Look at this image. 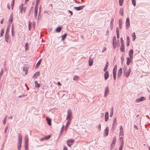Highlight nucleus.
<instances>
[{
    "instance_id": "obj_1",
    "label": "nucleus",
    "mask_w": 150,
    "mask_h": 150,
    "mask_svg": "<svg viewBox=\"0 0 150 150\" xmlns=\"http://www.w3.org/2000/svg\"><path fill=\"white\" fill-rule=\"evenodd\" d=\"M72 116V112L71 110H68L67 111V115L66 117V119L68 120H71V117Z\"/></svg>"
},
{
    "instance_id": "obj_2",
    "label": "nucleus",
    "mask_w": 150,
    "mask_h": 150,
    "mask_svg": "<svg viewBox=\"0 0 150 150\" xmlns=\"http://www.w3.org/2000/svg\"><path fill=\"white\" fill-rule=\"evenodd\" d=\"M131 71V69L129 68L127 70L123 72L124 75L127 78H128L129 76Z\"/></svg>"
},
{
    "instance_id": "obj_3",
    "label": "nucleus",
    "mask_w": 150,
    "mask_h": 150,
    "mask_svg": "<svg viewBox=\"0 0 150 150\" xmlns=\"http://www.w3.org/2000/svg\"><path fill=\"white\" fill-rule=\"evenodd\" d=\"M27 68L26 67H24L23 69V74L24 76L26 75L28 73V71H27Z\"/></svg>"
},
{
    "instance_id": "obj_4",
    "label": "nucleus",
    "mask_w": 150,
    "mask_h": 150,
    "mask_svg": "<svg viewBox=\"0 0 150 150\" xmlns=\"http://www.w3.org/2000/svg\"><path fill=\"white\" fill-rule=\"evenodd\" d=\"M109 92V90L108 86L106 87L105 88V91L104 93V96L105 97H106L108 96V94Z\"/></svg>"
},
{
    "instance_id": "obj_5",
    "label": "nucleus",
    "mask_w": 150,
    "mask_h": 150,
    "mask_svg": "<svg viewBox=\"0 0 150 150\" xmlns=\"http://www.w3.org/2000/svg\"><path fill=\"white\" fill-rule=\"evenodd\" d=\"M130 25V23L129 21V18L128 17L127 18L126 21V26L127 29H128Z\"/></svg>"
},
{
    "instance_id": "obj_6",
    "label": "nucleus",
    "mask_w": 150,
    "mask_h": 150,
    "mask_svg": "<svg viewBox=\"0 0 150 150\" xmlns=\"http://www.w3.org/2000/svg\"><path fill=\"white\" fill-rule=\"evenodd\" d=\"M145 100V98L144 97H141L140 98L137 99L136 100V101L137 103H139L141 101H144Z\"/></svg>"
},
{
    "instance_id": "obj_7",
    "label": "nucleus",
    "mask_w": 150,
    "mask_h": 150,
    "mask_svg": "<svg viewBox=\"0 0 150 150\" xmlns=\"http://www.w3.org/2000/svg\"><path fill=\"white\" fill-rule=\"evenodd\" d=\"M85 6V5H83L79 7H75L74 8L77 11H80Z\"/></svg>"
},
{
    "instance_id": "obj_8",
    "label": "nucleus",
    "mask_w": 150,
    "mask_h": 150,
    "mask_svg": "<svg viewBox=\"0 0 150 150\" xmlns=\"http://www.w3.org/2000/svg\"><path fill=\"white\" fill-rule=\"evenodd\" d=\"M108 130H109V127H108L107 126L105 130V131L104 132V136L106 137L107 136L108 133Z\"/></svg>"
},
{
    "instance_id": "obj_9",
    "label": "nucleus",
    "mask_w": 150,
    "mask_h": 150,
    "mask_svg": "<svg viewBox=\"0 0 150 150\" xmlns=\"http://www.w3.org/2000/svg\"><path fill=\"white\" fill-rule=\"evenodd\" d=\"M38 6H35L34 9L35 11V16L34 17L36 19H37V16L38 14Z\"/></svg>"
},
{
    "instance_id": "obj_10",
    "label": "nucleus",
    "mask_w": 150,
    "mask_h": 150,
    "mask_svg": "<svg viewBox=\"0 0 150 150\" xmlns=\"http://www.w3.org/2000/svg\"><path fill=\"white\" fill-rule=\"evenodd\" d=\"M133 50L132 49H131L130 50V51L129 52V56L130 57V59H132V58L133 56Z\"/></svg>"
},
{
    "instance_id": "obj_11",
    "label": "nucleus",
    "mask_w": 150,
    "mask_h": 150,
    "mask_svg": "<svg viewBox=\"0 0 150 150\" xmlns=\"http://www.w3.org/2000/svg\"><path fill=\"white\" fill-rule=\"evenodd\" d=\"M104 79L106 80L108 79L109 76L108 72V71H105L104 74Z\"/></svg>"
},
{
    "instance_id": "obj_12",
    "label": "nucleus",
    "mask_w": 150,
    "mask_h": 150,
    "mask_svg": "<svg viewBox=\"0 0 150 150\" xmlns=\"http://www.w3.org/2000/svg\"><path fill=\"white\" fill-rule=\"evenodd\" d=\"M120 136H123V129L122 128V126H121L120 127Z\"/></svg>"
},
{
    "instance_id": "obj_13",
    "label": "nucleus",
    "mask_w": 150,
    "mask_h": 150,
    "mask_svg": "<svg viewBox=\"0 0 150 150\" xmlns=\"http://www.w3.org/2000/svg\"><path fill=\"white\" fill-rule=\"evenodd\" d=\"M122 68H120L118 71L117 75L118 77H120L122 75Z\"/></svg>"
},
{
    "instance_id": "obj_14",
    "label": "nucleus",
    "mask_w": 150,
    "mask_h": 150,
    "mask_svg": "<svg viewBox=\"0 0 150 150\" xmlns=\"http://www.w3.org/2000/svg\"><path fill=\"white\" fill-rule=\"evenodd\" d=\"M19 9L21 11V13H23V11L24 9V7H23V4H21L20 5L19 7Z\"/></svg>"
},
{
    "instance_id": "obj_15",
    "label": "nucleus",
    "mask_w": 150,
    "mask_h": 150,
    "mask_svg": "<svg viewBox=\"0 0 150 150\" xmlns=\"http://www.w3.org/2000/svg\"><path fill=\"white\" fill-rule=\"evenodd\" d=\"M120 144L119 147V150H122L124 145V142L123 140L120 141Z\"/></svg>"
},
{
    "instance_id": "obj_16",
    "label": "nucleus",
    "mask_w": 150,
    "mask_h": 150,
    "mask_svg": "<svg viewBox=\"0 0 150 150\" xmlns=\"http://www.w3.org/2000/svg\"><path fill=\"white\" fill-rule=\"evenodd\" d=\"M109 114L108 112H106L105 114V121H107L109 118L108 117Z\"/></svg>"
},
{
    "instance_id": "obj_17",
    "label": "nucleus",
    "mask_w": 150,
    "mask_h": 150,
    "mask_svg": "<svg viewBox=\"0 0 150 150\" xmlns=\"http://www.w3.org/2000/svg\"><path fill=\"white\" fill-rule=\"evenodd\" d=\"M9 38V34H5V41L6 42H8V40Z\"/></svg>"
},
{
    "instance_id": "obj_18",
    "label": "nucleus",
    "mask_w": 150,
    "mask_h": 150,
    "mask_svg": "<svg viewBox=\"0 0 150 150\" xmlns=\"http://www.w3.org/2000/svg\"><path fill=\"white\" fill-rule=\"evenodd\" d=\"M46 120L47 121V122L48 125L50 126L51 125V120L48 117H46Z\"/></svg>"
},
{
    "instance_id": "obj_19",
    "label": "nucleus",
    "mask_w": 150,
    "mask_h": 150,
    "mask_svg": "<svg viewBox=\"0 0 150 150\" xmlns=\"http://www.w3.org/2000/svg\"><path fill=\"white\" fill-rule=\"evenodd\" d=\"M93 62V60L92 59H91L90 57L88 60V65L89 66H91Z\"/></svg>"
},
{
    "instance_id": "obj_20",
    "label": "nucleus",
    "mask_w": 150,
    "mask_h": 150,
    "mask_svg": "<svg viewBox=\"0 0 150 150\" xmlns=\"http://www.w3.org/2000/svg\"><path fill=\"white\" fill-rule=\"evenodd\" d=\"M18 142H21L22 141V136L20 133H19L18 134Z\"/></svg>"
},
{
    "instance_id": "obj_21",
    "label": "nucleus",
    "mask_w": 150,
    "mask_h": 150,
    "mask_svg": "<svg viewBox=\"0 0 150 150\" xmlns=\"http://www.w3.org/2000/svg\"><path fill=\"white\" fill-rule=\"evenodd\" d=\"M124 10L123 8H120L119 11V14L121 16H122L123 15Z\"/></svg>"
},
{
    "instance_id": "obj_22",
    "label": "nucleus",
    "mask_w": 150,
    "mask_h": 150,
    "mask_svg": "<svg viewBox=\"0 0 150 150\" xmlns=\"http://www.w3.org/2000/svg\"><path fill=\"white\" fill-rule=\"evenodd\" d=\"M13 21V16L12 15H11L9 18V21L10 24Z\"/></svg>"
},
{
    "instance_id": "obj_23",
    "label": "nucleus",
    "mask_w": 150,
    "mask_h": 150,
    "mask_svg": "<svg viewBox=\"0 0 150 150\" xmlns=\"http://www.w3.org/2000/svg\"><path fill=\"white\" fill-rule=\"evenodd\" d=\"M109 63L108 62H107L105 65V66L103 69V71H107L106 70L107 69L108 67V66Z\"/></svg>"
},
{
    "instance_id": "obj_24",
    "label": "nucleus",
    "mask_w": 150,
    "mask_h": 150,
    "mask_svg": "<svg viewBox=\"0 0 150 150\" xmlns=\"http://www.w3.org/2000/svg\"><path fill=\"white\" fill-rule=\"evenodd\" d=\"M116 121H117L116 118H115L114 119V121L113 122V125H112V129H113V130H114V129H113V128L114 127V125H117Z\"/></svg>"
},
{
    "instance_id": "obj_25",
    "label": "nucleus",
    "mask_w": 150,
    "mask_h": 150,
    "mask_svg": "<svg viewBox=\"0 0 150 150\" xmlns=\"http://www.w3.org/2000/svg\"><path fill=\"white\" fill-rule=\"evenodd\" d=\"M40 72L39 71H37L36 72L34 75L33 76V78H36L37 76L39 75L40 74Z\"/></svg>"
},
{
    "instance_id": "obj_26",
    "label": "nucleus",
    "mask_w": 150,
    "mask_h": 150,
    "mask_svg": "<svg viewBox=\"0 0 150 150\" xmlns=\"http://www.w3.org/2000/svg\"><path fill=\"white\" fill-rule=\"evenodd\" d=\"M132 36V40L134 41L136 38V35L134 32L131 34Z\"/></svg>"
},
{
    "instance_id": "obj_27",
    "label": "nucleus",
    "mask_w": 150,
    "mask_h": 150,
    "mask_svg": "<svg viewBox=\"0 0 150 150\" xmlns=\"http://www.w3.org/2000/svg\"><path fill=\"white\" fill-rule=\"evenodd\" d=\"M119 28L121 29L122 27V21L121 19H120L119 21Z\"/></svg>"
},
{
    "instance_id": "obj_28",
    "label": "nucleus",
    "mask_w": 150,
    "mask_h": 150,
    "mask_svg": "<svg viewBox=\"0 0 150 150\" xmlns=\"http://www.w3.org/2000/svg\"><path fill=\"white\" fill-rule=\"evenodd\" d=\"M62 30V28L60 27H58L56 29V31L57 32H60Z\"/></svg>"
},
{
    "instance_id": "obj_29",
    "label": "nucleus",
    "mask_w": 150,
    "mask_h": 150,
    "mask_svg": "<svg viewBox=\"0 0 150 150\" xmlns=\"http://www.w3.org/2000/svg\"><path fill=\"white\" fill-rule=\"evenodd\" d=\"M74 142V140L73 139H68L67 141V143H69L71 144H72V143Z\"/></svg>"
},
{
    "instance_id": "obj_30",
    "label": "nucleus",
    "mask_w": 150,
    "mask_h": 150,
    "mask_svg": "<svg viewBox=\"0 0 150 150\" xmlns=\"http://www.w3.org/2000/svg\"><path fill=\"white\" fill-rule=\"evenodd\" d=\"M120 50L121 52H123L124 51V44H121L120 47Z\"/></svg>"
},
{
    "instance_id": "obj_31",
    "label": "nucleus",
    "mask_w": 150,
    "mask_h": 150,
    "mask_svg": "<svg viewBox=\"0 0 150 150\" xmlns=\"http://www.w3.org/2000/svg\"><path fill=\"white\" fill-rule=\"evenodd\" d=\"M71 121V120H68L67 121V123L66 125V127H65V130H66L67 129V128H68V127L69 124L70 123Z\"/></svg>"
},
{
    "instance_id": "obj_32",
    "label": "nucleus",
    "mask_w": 150,
    "mask_h": 150,
    "mask_svg": "<svg viewBox=\"0 0 150 150\" xmlns=\"http://www.w3.org/2000/svg\"><path fill=\"white\" fill-rule=\"evenodd\" d=\"M35 87L38 88L40 86V84L38 83V81H36L35 82Z\"/></svg>"
},
{
    "instance_id": "obj_33",
    "label": "nucleus",
    "mask_w": 150,
    "mask_h": 150,
    "mask_svg": "<svg viewBox=\"0 0 150 150\" xmlns=\"http://www.w3.org/2000/svg\"><path fill=\"white\" fill-rule=\"evenodd\" d=\"M113 21H114V19L113 18H112L111 20V22H110V26L111 28V29L112 28L113 25Z\"/></svg>"
},
{
    "instance_id": "obj_34",
    "label": "nucleus",
    "mask_w": 150,
    "mask_h": 150,
    "mask_svg": "<svg viewBox=\"0 0 150 150\" xmlns=\"http://www.w3.org/2000/svg\"><path fill=\"white\" fill-rule=\"evenodd\" d=\"M127 65H129V63L131 62V60H130V58H129V57H127Z\"/></svg>"
},
{
    "instance_id": "obj_35",
    "label": "nucleus",
    "mask_w": 150,
    "mask_h": 150,
    "mask_svg": "<svg viewBox=\"0 0 150 150\" xmlns=\"http://www.w3.org/2000/svg\"><path fill=\"white\" fill-rule=\"evenodd\" d=\"M67 35V34L66 33L64 34L62 36V40H64L65 39Z\"/></svg>"
},
{
    "instance_id": "obj_36",
    "label": "nucleus",
    "mask_w": 150,
    "mask_h": 150,
    "mask_svg": "<svg viewBox=\"0 0 150 150\" xmlns=\"http://www.w3.org/2000/svg\"><path fill=\"white\" fill-rule=\"evenodd\" d=\"M79 76H74L73 78V79L74 81H78L79 80Z\"/></svg>"
},
{
    "instance_id": "obj_37",
    "label": "nucleus",
    "mask_w": 150,
    "mask_h": 150,
    "mask_svg": "<svg viewBox=\"0 0 150 150\" xmlns=\"http://www.w3.org/2000/svg\"><path fill=\"white\" fill-rule=\"evenodd\" d=\"M41 62V59H40L39 61L37 63V64L36 66V67H39V66Z\"/></svg>"
},
{
    "instance_id": "obj_38",
    "label": "nucleus",
    "mask_w": 150,
    "mask_h": 150,
    "mask_svg": "<svg viewBox=\"0 0 150 150\" xmlns=\"http://www.w3.org/2000/svg\"><path fill=\"white\" fill-rule=\"evenodd\" d=\"M25 142H28V138L27 135H26L25 138Z\"/></svg>"
},
{
    "instance_id": "obj_39",
    "label": "nucleus",
    "mask_w": 150,
    "mask_h": 150,
    "mask_svg": "<svg viewBox=\"0 0 150 150\" xmlns=\"http://www.w3.org/2000/svg\"><path fill=\"white\" fill-rule=\"evenodd\" d=\"M28 142H25V148H28Z\"/></svg>"
},
{
    "instance_id": "obj_40",
    "label": "nucleus",
    "mask_w": 150,
    "mask_h": 150,
    "mask_svg": "<svg viewBox=\"0 0 150 150\" xmlns=\"http://www.w3.org/2000/svg\"><path fill=\"white\" fill-rule=\"evenodd\" d=\"M4 72V70L3 69H2L1 70V72H0V78H1L2 77V75L3 74Z\"/></svg>"
},
{
    "instance_id": "obj_41",
    "label": "nucleus",
    "mask_w": 150,
    "mask_h": 150,
    "mask_svg": "<svg viewBox=\"0 0 150 150\" xmlns=\"http://www.w3.org/2000/svg\"><path fill=\"white\" fill-rule=\"evenodd\" d=\"M4 31L3 29H1V33H0V36L1 37L2 36L3 34L4 33Z\"/></svg>"
},
{
    "instance_id": "obj_42",
    "label": "nucleus",
    "mask_w": 150,
    "mask_h": 150,
    "mask_svg": "<svg viewBox=\"0 0 150 150\" xmlns=\"http://www.w3.org/2000/svg\"><path fill=\"white\" fill-rule=\"evenodd\" d=\"M31 23L29 22V24H28V29L29 30H30L31 29Z\"/></svg>"
},
{
    "instance_id": "obj_43",
    "label": "nucleus",
    "mask_w": 150,
    "mask_h": 150,
    "mask_svg": "<svg viewBox=\"0 0 150 150\" xmlns=\"http://www.w3.org/2000/svg\"><path fill=\"white\" fill-rule=\"evenodd\" d=\"M9 31V27H7V29L6 30L5 34H9L8 33V32Z\"/></svg>"
},
{
    "instance_id": "obj_44",
    "label": "nucleus",
    "mask_w": 150,
    "mask_h": 150,
    "mask_svg": "<svg viewBox=\"0 0 150 150\" xmlns=\"http://www.w3.org/2000/svg\"><path fill=\"white\" fill-rule=\"evenodd\" d=\"M14 1H15V0H13L12 3H11V6L12 7V9H13V6L14 5Z\"/></svg>"
},
{
    "instance_id": "obj_45",
    "label": "nucleus",
    "mask_w": 150,
    "mask_h": 150,
    "mask_svg": "<svg viewBox=\"0 0 150 150\" xmlns=\"http://www.w3.org/2000/svg\"><path fill=\"white\" fill-rule=\"evenodd\" d=\"M123 0H119V4L120 6H121L123 4Z\"/></svg>"
},
{
    "instance_id": "obj_46",
    "label": "nucleus",
    "mask_w": 150,
    "mask_h": 150,
    "mask_svg": "<svg viewBox=\"0 0 150 150\" xmlns=\"http://www.w3.org/2000/svg\"><path fill=\"white\" fill-rule=\"evenodd\" d=\"M28 43L27 42L25 44V50H27L28 49Z\"/></svg>"
},
{
    "instance_id": "obj_47",
    "label": "nucleus",
    "mask_w": 150,
    "mask_h": 150,
    "mask_svg": "<svg viewBox=\"0 0 150 150\" xmlns=\"http://www.w3.org/2000/svg\"><path fill=\"white\" fill-rule=\"evenodd\" d=\"M136 0H132V1L133 5L134 6H136Z\"/></svg>"
},
{
    "instance_id": "obj_48",
    "label": "nucleus",
    "mask_w": 150,
    "mask_h": 150,
    "mask_svg": "<svg viewBox=\"0 0 150 150\" xmlns=\"http://www.w3.org/2000/svg\"><path fill=\"white\" fill-rule=\"evenodd\" d=\"M116 140V137H114L113 139V140L112 141V143H114L115 144V142Z\"/></svg>"
},
{
    "instance_id": "obj_49",
    "label": "nucleus",
    "mask_w": 150,
    "mask_h": 150,
    "mask_svg": "<svg viewBox=\"0 0 150 150\" xmlns=\"http://www.w3.org/2000/svg\"><path fill=\"white\" fill-rule=\"evenodd\" d=\"M116 37L115 36H114L112 42H115V43H116Z\"/></svg>"
},
{
    "instance_id": "obj_50",
    "label": "nucleus",
    "mask_w": 150,
    "mask_h": 150,
    "mask_svg": "<svg viewBox=\"0 0 150 150\" xmlns=\"http://www.w3.org/2000/svg\"><path fill=\"white\" fill-rule=\"evenodd\" d=\"M8 128V126H6L5 128V130H4V133H6L7 132V129Z\"/></svg>"
},
{
    "instance_id": "obj_51",
    "label": "nucleus",
    "mask_w": 150,
    "mask_h": 150,
    "mask_svg": "<svg viewBox=\"0 0 150 150\" xmlns=\"http://www.w3.org/2000/svg\"><path fill=\"white\" fill-rule=\"evenodd\" d=\"M64 128V126H63L62 127V128L61 129V130L60 132V134H61L62 133V132L63 131Z\"/></svg>"
},
{
    "instance_id": "obj_52",
    "label": "nucleus",
    "mask_w": 150,
    "mask_h": 150,
    "mask_svg": "<svg viewBox=\"0 0 150 150\" xmlns=\"http://www.w3.org/2000/svg\"><path fill=\"white\" fill-rule=\"evenodd\" d=\"M113 108H112V109H111L112 112L110 114V117H112L113 115Z\"/></svg>"
},
{
    "instance_id": "obj_53",
    "label": "nucleus",
    "mask_w": 150,
    "mask_h": 150,
    "mask_svg": "<svg viewBox=\"0 0 150 150\" xmlns=\"http://www.w3.org/2000/svg\"><path fill=\"white\" fill-rule=\"evenodd\" d=\"M120 41H121V44H124V41L123 39L122 38H120Z\"/></svg>"
},
{
    "instance_id": "obj_54",
    "label": "nucleus",
    "mask_w": 150,
    "mask_h": 150,
    "mask_svg": "<svg viewBox=\"0 0 150 150\" xmlns=\"http://www.w3.org/2000/svg\"><path fill=\"white\" fill-rule=\"evenodd\" d=\"M46 140V138H45V137H43V138H41L40 139V140L41 141H44V140Z\"/></svg>"
},
{
    "instance_id": "obj_55",
    "label": "nucleus",
    "mask_w": 150,
    "mask_h": 150,
    "mask_svg": "<svg viewBox=\"0 0 150 150\" xmlns=\"http://www.w3.org/2000/svg\"><path fill=\"white\" fill-rule=\"evenodd\" d=\"M101 125L100 124H99V125L98 126V128L99 129V130L100 131L101 129Z\"/></svg>"
},
{
    "instance_id": "obj_56",
    "label": "nucleus",
    "mask_w": 150,
    "mask_h": 150,
    "mask_svg": "<svg viewBox=\"0 0 150 150\" xmlns=\"http://www.w3.org/2000/svg\"><path fill=\"white\" fill-rule=\"evenodd\" d=\"M106 50V47H104L102 49V52H104Z\"/></svg>"
},
{
    "instance_id": "obj_57",
    "label": "nucleus",
    "mask_w": 150,
    "mask_h": 150,
    "mask_svg": "<svg viewBox=\"0 0 150 150\" xmlns=\"http://www.w3.org/2000/svg\"><path fill=\"white\" fill-rule=\"evenodd\" d=\"M21 142H18V143L17 146H21Z\"/></svg>"
},
{
    "instance_id": "obj_58",
    "label": "nucleus",
    "mask_w": 150,
    "mask_h": 150,
    "mask_svg": "<svg viewBox=\"0 0 150 150\" xmlns=\"http://www.w3.org/2000/svg\"><path fill=\"white\" fill-rule=\"evenodd\" d=\"M115 144L114 143H112L111 145V147H110V149H111L112 148V147H114V146L115 145Z\"/></svg>"
},
{
    "instance_id": "obj_59",
    "label": "nucleus",
    "mask_w": 150,
    "mask_h": 150,
    "mask_svg": "<svg viewBox=\"0 0 150 150\" xmlns=\"http://www.w3.org/2000/svg\"><path fill=\"white\" fill-rule=\"evenodd\" d=\"M123 72L127 70V68L126 67H125L124 68H123Z\"/></svg>"
},
{
    "instance_id": "obj_60",
    "label": "nucleus",
    "mask_w": 150,
    "mask_h": 150,
    "mask_svg": "<svg viewBox=\"0 0 150 150\" xmlns=\"http://www.w3.org/2000/svg\"><path fill=\"white\" fill-rule=\"evenodd\" d=\"M51 136L50 135H48L47 136L45 137L46 139H49L50 137Z\"/></svg>"
},
{
    "instance_id": "obj_61",
    "label": "nucleus",
    "mask_w": 150,
    "mask_h": 150,
    "mask_svg": "<svg viewBox=\"0 0 150 150\" xmlns=\"http://www.w3.org/2000/svg\"><path fill=\"white\" fill-rule=\"evenodd\" d=\"M68 11L69 13H70V15L71 16H72V14H73V13L72 12V11H71L69 10H68Z\"/></svg>"
},
{
    "instance_id": "obj_62",
    "label": "nucleus",
    "mask_w": 150,
    "mask_h": 150,
    "mask_svg": "<svg viewBox=\"0 0 150 150\" xmlns=\"http://www.w3.org/2000/svg\"><path fill=\"white\" fill-rule=\"evenodd\" d=\"M116 31L117 34H119V29L117 28H116Z\"/></svg>"
},
{
    "instance_id": "obj_63",
    "label": "nucleus",
    "mask_w": 150,
    "mask_h": 150,
    "mask_svg": "<svg viewBox=\"0 0 150 150\" xmlns=\"http://www.w3.org/2000/svg\"><path fill=\"white\" fill-rule=\"evenodd\" d=\"M134 128L138 130V127H137V126L136 125H134Z\"/></svg>"
},
{
    "instance_id": "obj_64",
    "label": "nucleus",
    "mask_w": 150,
    "mask_h": 150,
    "mask_svg": "<svg viewBox=\"0 0 150 150\" xmlns=\"http://www.w3.org/2000/svg\"><path fill=\"white\" fill-rule=\"evenodd\" d=\"M21 146H17V148L18 150H21Z\"/></svg>"
}]
</instances>
